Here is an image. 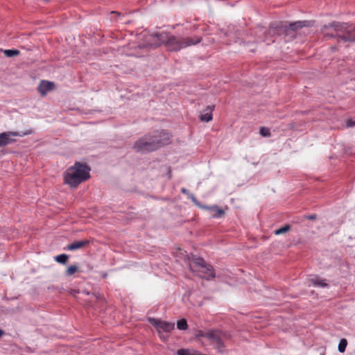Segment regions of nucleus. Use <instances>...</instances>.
I'll return each instance as SVG.
<instances>
[{
	"mask_svg": "<svg viewBox=\"0 0 355 355\" xmlns=\"http://www.w3.org/2000/svg\"><path fill=\"white\" fill-rule=\"evenodd\" d=\"M3 134H6V132H3ZM8 133H12L11 132H8Z\"/></svg>",
	"mask_w": 355,
	"mask_h": 355,
	"instance_id": "34",
	"label": "nucleus"
},
{
	"mask_svg": "<svg viewBox=\"0 0 355 355\" xmlns=\"http://www.w3.org/2000/svg\"><path fill=\"white\" fill-rule=\"evenodd\" d=\"M331 49H332L333 51H336V46H332V47H331Z\"/></svg>",
	"mask_w": 355,
	"mask_h": 355,
	"instance_id": "30",
	"label": "nucleus"
},
{
	"mask_svg": "<svg viewBox=\"0 0 355 355\" xmlns=\"http://www.w3.org/2000/svg\"><path fill=\"white\" fill-rule=\"evenodd\" d=\"M209 334V329L207 330V331L198 330L195 334V336L198 338H205L207 340Z\"/></svg>",
	"mask_w": 355,
	"mask_h": 355,
	"instance_id": "23",
	"label": "nucleus"
},
{
	"mask_svg": "<svg viewBox=\"0 0 355 355\" xmlns=\"http://www.w3.org/2000/svg\"><path fill=\"white\" fill-rule=\"evenodd\" d=\"M290 230L291 226L289 225H286L285 226L276 230L274 233L275 235H279L288 232Z\"/></svg>",
	"mask_w": 355,
	"mask_h": 355,
	"instance_id": "24",
	"label": "nucleus"
},
{
	"mask_svg": "<svg viewBox=\"0 0 355 355\" xmlns=\"http://www.w3.org/2000/svg\"><path fill=\"white\" fill-rule=\"evenodd\" d=\"M309 282L315 286L327 287L328 284L324 282V279H320L318 277H313L309 279Z\"/></svg>",
	"mask_w": 355,
	"mask_h": 355,
	"instance_id": "15",
	"label": "nucleus"
},
{
	"mask_svg": "<svg viewBox=\"0 0 355 355\" xmlns=\"http://www.w3.org/2000/svg\"><path fill=\"white\" fill-rule=\"evenodd\" d=\"M182 193H186V189L184 188L182 189Z\"/></svg>",
	"mask_w": 355,
	"mask_h": 355,
	"instance_id": "31",
	"label": "nucleus"
},
{
	"mask_svg": "<svg viewBox=\"0 0 355 355\" xmlns=\"http://www.w3.org/2000/svg\"><path fill=\"white\" fill-rule=\"evenodd\" d=\"M271 29H272V24L270 25V27L268 28V29L266 30V31L264 30L263 28H259V31L265 34L264 41L268 42V44L270 42H274L273 40H270V39H269V37H273L275 35H277L276 31H271Z\"/></svg>",
	"mask_w": 355,
	"mask_h": 355,
	"instance_id": "13",
	"label": "nucleus"
},
{
	"mask_svg": "<svg viewBox=\"0 0 355 355\" xmlns=\"http://www.w3.org/2000/svg\"><path fill=\"white\" fill-rule=\"evenodd\" d=\"M190 269L200 277L210 279L215 277V272L211 265L207 264L200 257L194 258L190 263Z\"/></svg>",
	"mask_w": 355,
	"mask_h": 355,
	"instance_id": "4",
	"label": "nucleus"
},
{
	"mask_svg": "<svg viewBox=\"0 0 355 355\" xmlns=\"http://www.w3.org/2000/svg\"><path fill=\"white\" fill-rule=\"evenodd\" d=\"M3 53L6 56L11 58L13 56L18 55L20 53V52L17 49H6L3 51Z\"/></svg>",
	"mask_w": 355,
	"mask_h": 355,
	"instance_id": "20",
	"label": "nucleus"
},
{
	"mask_svg": "<svg viewBox=\"0 0 355 355\" xmlns=\"http://www.w3.org/2000/svg\"><path fill=\"white\" fill-rule=\"evenodd\" d=\"M212 119V108L211 107H207V112L200 115V120L202 121L208 122Z\"/></svg>",
	"mask_w": 355,
	"mask_h": 355,
	"instance_id": "16",
	"label": "nucleus"
},
{
	"mask_svg": "<svg viewBox=\"0 0 355 355\" xmlns=\"http://www.w3.org/2000/svg\"><path fill=\"white\" fill-rule=\"evenodd\" d=\"M55 85L53 82L48 80H42L37 87L38 92L42 95H46V94L54 89Z\"/></svg>",
	"mask_w": 355,
	"mask_h": 355,
	"instance_id": "11",
	"label": "nucleus"
},
{
	"mask_svg": "<svg viewBox=\"0 0 355 355\" xmlns=\"http://www.w3.org/2000/svg\"><path fill=\"white\" fill-rule=\"evenodd\" d=\"M313 24V21H297L292 23H289L287 24L288 31V36L291 38H294L295 37V33L302 28L303 27H311Z\"/></svg>",
	"mask_w": 355,
	"mask_h": 355,
	"instance_id": "8",
	"label": "nucleus"
},
{
	"mask_svg": "<svg viewBox=\"0 0 355 355\" xmlns=\"http://www.w3.org/2000/svg\"><path fill=\"white\" fill-rule=\"evenodd\" d=\"M9 135H0V147L12 142V140L8 137Z\"/></svg>",
	"mask_w": 355,
	"mask_h": 355,
	"instance_id": "18",
	"label": "nucleus"
},
{
	"mask_svg": "<svg viewBox=\"0 0 355 355\" xmlns=\"http://www.w3.org/2000/svg\"><path fill=\"white\" fill-rule=\"evenodd\" d=\"M112 13H116L118 15H120V13L117 12L112 11Z\"/></svg>",
	"mask_w": 355,
	"mask_h": 355,
	"instance_id": "32",
	"label": "nucleus"
},
{
	"mask_svg": "<svg viewBox=\"0 0 355 355\" xmlns=\"http://www.w3.org/2000/svg\"><path fill=\"white\" fill-rule=\"evenodd\" d=\"M342 42H355V26L346 23L345 31H343Z\"/></svg>",
	"mask_w": 355,
	"mask_h": 355,
	"instance_id": "10",
	"label": "nucleus"
},
{
	"mask_svg": "<svg viewBox=\"0 0 355 355\" xmlns=\"http://www.w3.org/2000/svg\"><path fill=\"white\" fill-rule=\"evenodd\" d=\"M90 168L85 163L76 162L64 174V182L71 187H76L90 178Z\"/></svg>",
	"mask_w": 355,
	"mask_h": 355,
	"instance_id": "2",
	"label": "nucleus"
},
{
	"mask_svg": "<svg viewBox=\"0 0 355 355\" xmlns=\"http://www.w3.org/2000/svg\"><path fill=\"white\" fill-rule=\"evenodd\" d=\"M271 31H276L277 35H284L286 36H288V31L286 22L277 21L272 23Z\"/></svg>",
	"mask_w": 355,
	"mask_h": 355,
	"instance_id": "9",
	"label": "nucleus"
},
{
	"mask_svg": "<svg viewBox=\"0 0 355 355\" xmlns=\"http://www.w3.org/2000/svg\"><path fill=\"white\" fill-rule=\"evenodd\" d=\"M345 125L347 128H351L355 126V120L352 119H348L345 121Z\"/></svg>",
	"mask_w": 355,
	"mask_h": 355,
	"instance_id": "26",
	"label": "nucleus"
},
{
	"mask_svg": "<svg viewBox=\"0 0 355 355\" xmlns=\"http://www.w3.org/2000/svg\"><path fill=\"white\" fill-rule=\"evenodd\" d=\"M89 241L87 240V239L74 241V242L71 243V244L68 245L67 249L70 251H73V250H76L83 248L87 246V245H89Z\"/></svg>",
	"mask_w": 355,
	"mask_h": 355,
	"instance_id": "12",
	"label": "nucleus"
},
{
	"mask_svg": "<svg viewBox=\"0 0 355 355\" xmlns=\"http://www.w3.org/2000/svg\"><path fill=\"white\" fill-rule=\"evenodd\" d=\"M4 334V331L0 329V338Z\"/></svg>",
	"mask_w": 355,
	"mask_h": 355,
	"instance_id": "29",
	"label": "nucleus"
},
{
	"mask_svg": "<svg viewBox=\"0 0 355 355\" xmlns=\"http://www.w3.org/2000/svg\"><path fill=\"white\" fill-rule=\"evenodd\" d=\"M346 23L333 21L329 24L324 25L320 32L326 40L336 38L338 42L342 41L343 31H345Z\"/></svg>",
	"mask_w": 355,
	"mask_h": 355,
	"instance_id": "3",
	"label": "nucleus"
},
{
	"mask_svg": "<svg viewBox=\"0 0 355 355\" xmlns=\"http://www.w3.org/2000/svg\"><path fill=\"white\" fill-rule=\"evenodd\" d=\"M231 338V335L218 329H209L207 341L218 352H223L225 347V343Z\"/></svg>",
	"mask_w": 355,
	"mask_h": 355,
	"instance_id": "5",
	"label": "nucleus"
},
{
	"mask_svg": "<svg viewBox=\"0 0 355 355\" xmlns=\"http://www.w3.org/2000/svg\"><path fill=\"white\" fill-rule=\"evenodd\" d=\"M347 345V340L345 338L341 339L338 345V351L341 353H343L345 351Z\"/></svg>",
	"mask_w": 355,
	"mask_h": 355,
	"instance_id": "25",
	"label": "nucleus"
},
{
	"mask_svg": "<svg viewBox=\"0 0 355 355\" xmlns=\"http://www.w3.org/2000/svg\"><path fill=\"white\" fill-rule=\"evenodd\" d=\"M197 350L191 349H180L177 352L178 355H196Z\"/></svg>",
	"mask_w": 355,
	"mask_h": 355,
	"instance_id": "17",
	"label": "nucleus"
},
{
	"mask_svg": "<svg viewBox=\"0 0 355 355\" xmlns=\"http://www.w3.org/2000/svg\"><path fill=\"white\" fill-rule=\"evenodd\" d=\"M78 268L77 266L72 265L67 268V269L65 271V274L67 276H71V275H73L75 272H76L78 271Z\"/></svg>",
	"mask_w": 355,
	"mask_h": 355,
	"instance_id": "22",
	"label": "nucleus"
},
{
	"mask_svg": "<svg viewBox=\"0 0 355 355\" xmlns=\"http://www.w3.org/2000/svg\"><path fill=\"white\" fill-rule=\"evenodd\" d=\"M263 136H269L270 135H266V134H264V135H262Z\"/></svg>",
	"mask_w": 355,
	"mask_h": 355,
	"instance_id": "33",
	"label": "nucleus"
},
{
	"mask_svg": "<svg viewBox=\"0 0 355 355\" xmlns=\"http://www.w3.org/2000/svg\"><path fill=\"white\" fill-rule=\"evenodd\" d=\"M177 327L180 330H186L188 329L187 322L185 319H181L177 322Z\"/></svg>",
	"mask_w": 355,
	"mask_h": 355,
	"instance_id": "21",
	"label": "nucleus"
},
{
	"mask_svg": "<svg viewBox=\"0 0 355 355\" xmlns=\"http://www.w3.org/2000/svg\"><path fill=\"white\" fill-rule=\"evenodd\" d=\"M306 218L309 220H314L316 218V215H315V214L309 215V216H306Z\"/></svg>",
	"mask_w": 355,
	"mask_h": 355,
	"instance_id": "28",
	"label": "nucleus"
},
{
	"mask_svg": "<svg viewBox=\"0 0 355 355\" xmlns=\"http://www.w3.org/2000/svg\"><path fill=\"white\" fill-rule=\"evenodd\" d=\"M205 208L209 210L211 216L215 218H220L223 216L225 214V211L216 205L211 207H205Z\"/></svg>",
	"mask_w": 355,
	"mask_h": 355,
	"instance_id": "14",
	"label": "nucleus"
},
{
	"mask_svg": "<svg viewBox=\"0 0 355 355\" xmlns=\"http://www.w3.org/2000/svg\"><path fill=\"white\" fill-rule=\"evenodd\" d=\"M259 133H270V129L266 127H261Z\"/></svg>",
	"mask_w": 355,
	"mask_h": 355,
	"instance_id": "27",
	"label": "nucleus"
},
{
	"mask_svg": "<svg viewBox=\"0 0 355 355\" xmlns=\"http://www.w3.org/2000/svg\"><path fill=\"white\" fill-rule=\"evenodd\" d=\"M149 322L157 329L161 338H162V331L166 333L171 332L175 328V324L173 322L164 321L160 319L150 318Z\"/></svg>",
	"mask_w": 355,
	"mask_h": 355,
	"instance_id": "7",
	"label": "nucleus"
},
{
	"mask_svg": "<svg viewBox=\"0 0 355 355\" xmlns=\"http://www.w3.org/2000/svg\"><path fill=\"white\" fill-rule=\"evenodd\" d=\"M68 259H69V256L65 254H62L55 257V260L58 263H62V264H65L66 262L67 261Z\"/></svg>",
	"mask_w": 355,
	"mask_h": 355,
	"instance_id": "19",
	"label": "nucleus"
},
{
	"mask_svg": "<svg viewBox=\"0 0 355 355\" xmlns=\"http://www.w3.org/2000/svg\"><path fill=\"white\" fill-rule=\"evenodd\" d=\"M201 41L202 37L197 35L191 37H182L167 32H162L146 35L144 46L155 49L164 44L168 50L178 51L187 46L196 45Z\"/></svg>",
	"mask_w": 355,
	"mask_h": 355,
	"instance_id": "1",
	"label": "nucleus"
},
{
	"mask_svg": "<svg viewBox=\"0 0 355 355\" xmlns=\"http://www.w3.org/2000/svg\"><path fill=\"white\" fill-rule=\"evenodd\" d=\"M166 143H161L159 141L151 138L143 137L135 142L134 145L135 150L138 153H147L157 150Z\"/></svg>",
	"mask_w": 355,
	"mask_h": 355,
	"instance_id": "6",
	"label": "nucleus"
}]
</instances>
